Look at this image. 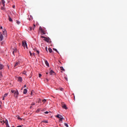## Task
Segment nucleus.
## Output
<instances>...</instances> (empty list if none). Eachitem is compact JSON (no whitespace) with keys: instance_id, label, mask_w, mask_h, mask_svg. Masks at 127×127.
Instances as JSON below:
<instances>
[{"instance_id":"nucleus-30","label":"nucleus","mask_w":127,"mask_h":127,"mask_svg":"<svg viewBox=\"0 0 127 127\" xmlns=\"http://www.w3.org/2000/svg\"><path fill=\"white\" fill-rule=\"evenodd\" d=\"M16 23H17V24H19V23H20V22H19V21H16Z\"/></svg>"},{"instance_id":"nucleus-44","label":"nucleus","mask_w":127,"mask_h":127,"mask_svg":"<svg viewBox=\"0 0 127 127\" xmlns=\"http://www.w3.org/2000/svg\"><path fill=\"white\" fill-rule=\"evenodd\" d=\"M30 56H32V54L31 52H30Z\"/></svg>"},{"instance_id":"nucleus-43","label":"nucleus","mask_w":127,"mask_h":127,"mask_svg":"<svg viewBox=\"0 0 127 127\" xmlns=\"http://www.w3.org/2000/svg\"><path fill=\"white\" fill-rule=\"evenodd\" d=\"M3 44H4V42L1 41V45H3Z\"/></svg>"},{"instance_id":"nucleus-10","label":"nucleus","mask_w":127,"mask_h":127,"mask_svg":"<svg viewBox=\"0 0 127 127\" xmlns=\"http://www.w3.org/2000/svg\"><path fill=\"white\" fill-rule=\"evenodd\" d=\"M4 65L2 64H0V69H2L3 68Z\"/></svg>"},{"instance_id":"nucleus-50","label":"nucleus","mask_w":127,"mask_h":127,"mask_svg":"<svg viewBox=\"0 0 127 127\" xmlns=\"http://www.w3.org/2000/svg\"><path fill=\"white\" fill-rule=\"evenodd\" d=\"M3 29L2 27H0V29L2 30Z\"/></svg>"},{"instance_id":"nucleus-53","label":"nucleus","mask_w":127,"mask_h":127,"mask_svg":"<svg viewBox=\"0 0 127 127\" xmlns=\"http://www.w3.org/2000/svg\"><path fill=\"white\" fill-rule=\"evenodd\" d=\"M12 127H15V126H12Z\"/></svg>"},{"instance_id":"nucleus-27","label":"nucleus","mask_w":127,"mask_h":127,"mask_svg":"<svg viewBox=\"0 0 127 127\" xmlns=\"http://www.w3.org/2000/svg\"><path fill=\"white\" fill-rule=\"evenodd\" d=\"M35 27H36V25H34L33 27V30H34V29H35Z\"/></svg>"},{"instance_id":"nucleus-35","label":"nucleus","mask_w":127,"mask_h":127,"mask_svg":"<svg viewBox=\"0 0 127 127\" xmlns=\"http://www.w3.org/2000/svg\"><path fill=\"white\" fill-rule=\"evenodd\" d=\"M60 91H64V89L63 88H61V89H60Z\"/></svg>"},{"instance_id":"nucleus-16","label":"nucleus","mask_w":127,"mask_h":127,"mask_svg":"<svg viewBox=\"0 0 127 127\" xmlns=\"http://www.w3.org/2000/svg\"><path fill=\"white\" fill-rule=\"evenodd\" d=\"M8 94H5L4 95H3V98H2V100H5V97H7Z\"/></svg>"},{"instance_id":"nucleus-12","label":"nucleus","mask_w":127,"mask_h":127,"mask_svg":"<svg viewBox=\"0 0 127 127\" xmlns=\"http://www.w3.org/2000/svg\"><path fill=\"white\" fill-rule=\"evenodd\" d=\"M62 107L63 108V109H65V110H66L67 109L66 105H65V104L63 105Z\"/></svg>"},{"instance_id":"nucleus-52","label":"nucleus","mask_w":127,"mask_h":127,"mask_svg":"<svg viewBox=\"0 0 127 127\" xmlns=\"http://www.w3.org/2000/svg\"><path fill=\"white\" fill-rule=\"evenodd\" d=\"M40 101H41V100H40H40H39V102H40ZM39 102H38V103H39Z\"/></svg>"},{"instance_id":"nucleus-14","label":"nucleus","mask_w":127,"mask_h":127,"mask_svg":"<svg viewBox=\"0 0 127 127\" xmlns=\"http://www.w3.org/2000/svg\"><path fill=\"white\" fill-rule=\"evenodd\" d=\"M41 33L42 34V35H45V34H46L45 31H44V30H42V29L41 30Z\"/></svg>"},{"instance_id":"nucleus-55","label":"nucleus","mask_w":127,"mask_h":127,"mask_svg":"<svg viewBox=\"0 0 127 127\" xmlns=\"http://www.w3.org/2000/svg\"><path fill=\"white\" fill-rule=\"evenodd\" d=\"M33 55H34V56L35 55V54H34V53L33 54Z\"/></svg>"},{"instance_id":"nucleus-18","label":"nucleus","mask_w":127,"mask_h":127,"mask_svg":"<svg viewBox=\"0 0 127 127\" xmlns=\"http://www.w3.org/2000/svg\"><path fill=\"white\" fill-rule=\"evenodd\" d=\"M53 73H55V71L54 70H53L52 69H51V70L50 71V74H53Z\"/></svg>"},{"instance_id":"nucleus-29","label":"nucleus","mask_w":127,"mask_h":127,"mask_svg":"<svg viewBox=\"0 0 127 127\" xmlns=\"http://www.w3.org/2000/svg\"><path fill=\"white\" fill-rule=\"evenodd\" d=\"M41 38H42V39H44V41H45V37H44V36H41Z\"/></svg>"},{"instance_id":"nucleus-19","label":"nucleus","mask_w":127,"mask_h":127,"mask_svg":"<svg viewBox=\"0 0 127 127\" xmlns=\"http://www.w3.org/2000/svg\"><path fill=\"white\" fill-rule=\"evenodd\" d=\"M20 63L19 62L16 63L14 64V67L16 66V65H18V64H19Z\"/></svg>"},{"instance_id":"nucleus-6","label":"nucleus","mask_w":127,"mask_h":127,"mask_svg":"<svg viewBox=\"0 0 127 127\" xmlns=\"http://www.w3.org/2000/svg\"><path fill=\"white\" fill-rule=\"evenodd\" d=\"M22 46L23 47H25L26 46V48H27V42L26 41L25 42H22Z\"/></svg>"},{"instance_id":"nucleus-31","label":"nucleus","mask_w":127,"mask_h":127,"mask_svg":"<svg viewBox=\"0 0 127 127\" xmlns=\"http://www.w3.org/2000/svg\"><path fill=\"white\" fill-rule=\"evenodd\" d=\"M54 51H56L57 53H59L58 51H57V49H54Z\"/></svg>"},{"instance_id":"nucleus-40","label":"nucleus","mask_w":127,"mask_h":127,"mask_svg":"<svg viewBox=\"0 0 127 127\" xmlns=\"http://www.w3.org/2000/svg\"><path fill=\"white\" fill-rule=\"evenodd\" d=\"M64 78L65 79V80H66V81H67V77H66V76H65Z\"/></svg>"},{"instance_id":"nucleus-9","label":"nucleus","mask_w":127,"mask_h":127,"mask_svg":"<svg viewBox=\"0 0 127 127\" xmlns=\"http://www.w3.org/2000/svg\"><path fill=\"white\" fill-rule=\"evenodd\" d=\"M17 49H13V52H12L13 55L14 56H15V53H17Z\"/></svg>"},{"instance_id":"nucleus-37","label":"nucleus","mask_w":127,"mask_h":127,"mask_svg":"<svg viewBox=\"0 0 127 127\" xmlns=\"http://www.w3.org/2000/svg\"><path fill=\"white\" fill-rule=\"evenodd\" d=\"M23 73H24V74L26 73V70H24V71L23 72Z\"/></svg>"},{"instance_id":"nucleus-54","label":"nucleus","mask_w":127,"mask_h":127,"mask_svg":"<svg viewBox=\"0 0 127 127\" xmlns=\"http://www.w3.org/2000/svg\"><path fill=\"white\" fill-rule=\"evenodd\" d=\"M29 20H30V17H29V18H28Z\"/></svg>"},{"instance_id":"nucleus-41","label":"nucleus","mask_w":127,"mask_h":127,"mask_svg":"<svg viewBox=\"0 0 127 127\" xmlns=\"http://www.w3.org/2000/svg\"><path fill=\"white\" fill-rule=\"evenodd\" d=\"M49 112H48V111L45 112V114H49Z\"/></svg>"},{"instance_id":"nucleus-48","label":"nucleus","mask_w":127,"mask_h":127,"mask_svg":"<svg viewBox=\"0 0 127 127\" xmlns=\"http://www.w3.org/2000/svg\"><path fill=\"white\" fill-rule=\"evenodd\" d=\"M1 9H4V7H1Z\"/></svg>"},{"instance_id":"nucleus-25","label":"nucleus","mask_w":127,"mask_h":127,"mask_svg":"<svg viewBox=\"0 0 127 127\" xmlns=\"http://www.w3.org/2000/svg\"><path fill=\"white\" fill-rule=\"evenodd\" d=\"M18 120H20V121H22V119L21 118H20V117H17Z\"/></svg>"},{"instance_id":"nucleus-38","label":"nucleus","mask_w":127,"mask_h":127,"mask_svg":"<svg viewBox=\"0 0 127 127\" xmlns=\"http://www.w3.org/2000/svg\"><path fill=\"white\" fill-rule=\"evenodd\" d=\"M46 81H47V82H49V79H48V78H46Z\"/></svg>"},{"instance_id":"nucleus-46","label":"nucleus","mask_w":127,"mask_h":127,"mask_svg":"<svg viewBox=\"0 0 127 127\" xmlns=\"http://www.w3.org/2000/svg\"><path fill=\"white\" fill-rule=\"evenodd\" d=\"M32 28H30V31H32Z\"/></svg>"},{"instance_id":"nucleus-2","label":"nucleus","mask_w":127,"mask_h":127,"mask_svg":"<svg viewBox=\"0 0 127 127\" xmlns=\"http://www.w3.org/2000/svg\"><path fill=\"white\" fill-rule=\"evenodd\" d=\"M57 118H58L60 119V121H61L62 122H63V120H64V118H63V116L62 115H57L56 116Z\"/></svg>"},{"instance_id":"nucleus-45","label":"nucleus","mask_w":127,"mask_h":127,"mask_svg":"<svg viewBox=\"0 0 127 127\" xmlns=\"http://www.w3.org/2000/svg\"><path fill=\"white\" fill-rule=\"evenodd\" d=\"M32 106H32V105L31 104V106H30V109H32V108L33 107Z\"/></svg>"},{"instance_id":"nucleus-4","label":"nucleus","mask_w":127,"mask_h":127,"mask_svg":"<svg viewBox=\"0 0 127 127\" xmlns=\"http://www.w3.org/2000/svg\"><path fill=\"white\" fill-rule=\"evenodd\" d=\"M3 40V36L1 34V33H0V41L2 42Z\"/></svg>"},{"instance_id":"nucleus-36","label":"nucleus","mask_w":127,"mask_h":127,"mask_svg":"<svg viewBox=\"0 0 127 127\" xmlns=\"http://www.w3.org/2000/svg\"><path fill=\"white\" fill-rule=\"evenodd\" d=\"M32 106H34V105H35V103H32L31 104Z\"/></svg>"},{"instance_id":"nucleus-22","label":"nucleus","mask_w":127,"mask_h":127,"mask_svg":"<svg viewBox=\"0 0 127 127\" xmlns=\"http://www.w3.org/2000/svg\"><path fill=\"white\" fill-rule=\"evenodd\" d=\"M43 123H48V121H47V120H43V121H42Z\"/></svg>"},{"instance_id":"nucleus-32","label":"nucleus","mask_w":127,"mask_h":127,"mask_svg":"<svg viewBox=\"0 0 127 127\" xmlns=\"http://www.w3.org/2000/svg\"><path fill=\"white\" fill-rule=\"evenodd\" d=\"M2 73H0V79L1 78V77H2Z\"/></svg>"},{"instance_id":"nucleus-1","label":"nucleus","mask_w":127,"mask_h":127,"mask_svg":"<svg viewBox=\"0 0 127 127\" xmlns=\"http://www.w3.org/2000/svg\"><path fill=\"white\" fill-rule=\"evenodd\" d=\"M0 123H1V125H4L5 123L6 127H10V126L8 125V122L7 120H5V121H2L1 120V121H0Z\"/></svg>"},{"instance_id":"nucleus-20","label":"nucleus","mask_w":127,"mask_h":127,"mask_svg":"<svg viewBox=\"0 0 127 127\" xmlns=\"http://www.w3.org/2000/svg\"><path fill=\"white\" fill-rule=\"evenodd\" d=\"M60 68H61V70H64V71H65V69L63 66H60Z\"/></svg>"},{"instance_id":"nucleus-8","label":"nucleus","mask_w":127,"mask_h":127,"mask_svg":"<svg viewBox=\"0 0 127 127\" xmlns=\"http://www.w3.org/2000/svg\"><path fill=\"white\" fill-rule=\"evenodd\" d=\"M22 77L21 76L18 77V82H22Z\"/></svg>"},{"instance_id":"nucleus-5","label":"nucleus","mask_w":127,"mask_h":127,"mask_svg":"<svg viewBox=\"0 0 127 127\" xmlns=\"http://www.w3.org/2000/svg\"><path fill=\"white\" fill-rule=\"evenodd\" d=\"M44 41H46V42L49 43V42L50 41V38H47L46 37H45Z\"/></svg>"},{"instance_id":"nucleus-51","label":"nucleus","mask_w":127,"mask_h":127,"mask_svg":"<svg viewBox=\"0 0 127 127\" xmlns=\"http://www.w3.org/2000/svg\"><path fill=\"white\" fill-rule=\"evenodd\" d=\"M26 85H24V88H26Z\"/></svg>"},{"instance_id":"nucleus-28","label":"nucleus","mask_w":127,"mask_h":127,"mask_svg":"<svg viewBox=\"0 0 127 127\" xmlns=\"http://www.w3.org/2000/svg\"><path fill=\"white\" fill-rule=\"evenodd\" d=\"M39 30H40V31H41V33H42V27H40Z\"/></svg>"},{"instance_id":"nucleus-42","label":"nucleus","mask_w":127,"mask_h":127,"mask_svg":"<svg viewBox=\"0 0 127 127\" xmlns=\"http://www.w3.org/2000/svg\"><path fill=\"white\" fill-rule=\"evenodd\" d=\"M1 105H2V102H0V107H1Z\"/></svg>"},{"instance_id":"nucleus-7","label":"nucleus","mask_w":127,"mask_h":127,"mask_svg":"<svg viewBox=\"0 0 127 127\" xmlns=\"http://www.w3.org/2000/svg\"><path fill=\"white\" fill-rule=\"evenodd\" d=\"M2 32H3V35H4V36H7V32L6 31L5 29H3L2 30Z\"/></svg>"},{"instance_id":"nucleus-3","label":"nucleus","mask_w":127,"mask_h":127,"mask_svg":"<svg viewBox=\"0 0 127 127\" xmlns=\"http://www.w3.org/2000/svg\"><path fill=\"white\" fill-rule=\"evenodd\" d=\"M18 95H19V92L18 90H16L14 92V96L15 97V98H17Z\"/></svg>"},{"instance_id":"nucleus-17","label":"nucleus","mask_w":127,"mask_h":127,"mask_svg":"<svg viewBox=\"0 0 127 127\" xmlns=\"http://www.w3.org/2000/svg\"><path fill=\"white\" fill-rule=\"evenodd\" d=\"M27 89H24L23 90V94H27Z\"/></svg>"},{"instance_id":"nucleus-15","label":"nucleus","mask_w":127,"mask_h":127,"mask_svg":"<svg viewBox=\"0 0 127 127\" xmlns=\"http://www.w3.org/2000/svg\"><path fill=\"white\" fill-rule=\"evenodd\" d=\"M8 19L9 20V21H13V19L12 18H11V16H10V15L8 16Z\"/></svg>"},{"instance_id":"nucleus-11","label":"nucleus","mask_w":127,"mask_h":127,"mask_svg":"<svg viewBox=\"0 0 127 127\" xmlns=\"http://www.w3.org/2000/svg\"><path fill=\"white\" fill-rule=\"evenodd\" d=\"M45 63L46 65H47L48 66H49V63L48 62V61H47V60L45 61Z\"/></svg>"},{"instance_id":"nucleus-21","label":"nucleus","mask_w":127,"mask_h":127,"mask_svg":"<svg viewBox=\"0 0 127 127\" xmlns=\"http://www.w3.org/2000/svg\"><path fill=\"white\" fill-rule=\"evenodd\" d=\"M48 50L50 53H52V49L51 48H49Z\"/></svg>"},{"instance_id":"nucleus-33","label":"nucleus","mask_w":127,"mask_h":127,"mask_svg":"<svg viewBox=\"0 0 127 127\" xmlns=\"http://www.w3.org/2000/svg\"><path fill=\"white\" fill-rule=\"evenodd\" d=\"M37 53L38 55H39V54H40L39 51L37 50Z\"/></svg>"},{"instance_id":"nucleus-13","label":"nucleus","mask_w":127,"mask_h":127,"mask_svg":"<svg viewBox=\"0 0 127 127\" xmlns=\"http://www.w3.org/2000/svg\"><path fill=\"white\" fill-rule=\"evenodd\" d=\"M5 0H1V3L3 4V6H5Z\"/></svg>"},{"instance_id":"nucleus-24","label":"nucleus","mask_w":127,"mask_h":127,"mask_svg":"<svg viewBox=\"0 0 127 127\" xmlns=\"http://www.w3.org/2000/svg\"><path fill=\"white\" fill-rule=\"evenodd\" d=\"M64 126H65V127H69L68 124H66V123H64Z\"/></svg>"},{"instance_id":"nucleus-34","label":"nucleus","mask_w":127,"mask_h":127,"mask_svg":"<svg viewBox=\"0 0 127 127\" xmlns=\"http://www.w3.org/2000/svg\"><path fill=\"white\" fill-rule=\"evenodd\" d=\"M39 77H41V76H42L41 73H39Z\"/></svg>"},{"instance_id":"nucleus-26","label":"nucleus","mask_w":127,"mask_h":127,"mask_svg":"<svg viewBox=\"0 0 127 127\" xmlns=\"http://www.w3.org/2000/svg\"><path fill=\"white\" fill-rule=\"evenodd\" d=\"M47 101V100H46L45 99H44V100H43L42 102H43V103H46V102Z\"/></svg>"},{"instance_id":"nucleus-49","label":"nucleus","mask_w":127,"mask_h":127,"mask_svg":"<svg viewBox=\"0 0 127 127\" xmlns=\"http://www.w3.org/2000/svg\"><path fill=\"white\" fill-rule=\"evenodd\" d=\"M12 7L13 8L15 7V5H12Z\"/></svg>"},{"instance_id":"nucleus-23","label":"nucleus","mask_w":127,"mask_h":127,"mask_svg":"<svg viewBox=\"0 0 127 127\" xmlns=\"http://www.w3.org/2000/svg\"><path fill=\"white\" fill-rule=\"evenodd\" d=\"M15 90L12 89L11 91V93H14V94H15Z\"/></svg>"},{"instance_id":"nucleus-39","label":"nucleus","mask_w":127,"mask_h":127,"mask_svg":"<svg viewBox=\"0 0 127 127\" xmlns=\"http://www.w3.org/2000/svg\"><path fill=\"white\" fill-rule=\"evenodd\" d=\"M45 49L47 51V52H48V48H47V47H46Z\"/></svg>"},{"instance_id":"nucleus-47","label":"nucleus","mask_w":127,"mask_h":127,"mask_svg":"<svg viewBox=\"0 0 127 127\" xmlns=\"http://www.w3.org/2000/svg\"><path fill=\"white\" fill-rule=\"evenodd\" d=\"M22 126H17V127H21Z\"/></svg>"}]
</instances>
